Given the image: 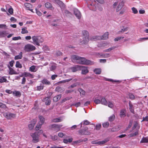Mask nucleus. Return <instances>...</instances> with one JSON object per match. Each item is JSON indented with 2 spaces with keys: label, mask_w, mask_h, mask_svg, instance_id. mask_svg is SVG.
Masks as SVG:
<instances>
[{
  "label": "nucleus",
  "mask_w": 148,
  "mask_h": 148,
  "mask_svg": "<svg viewBox=\"0 0 148 148\" xmlns=\"http://www.w3.org/2000/svg\"><path fill=\"white\" fill-rule=\"evenodd\" d=\"M73 62H76L77 63L86 65H91L93 62L90 61L86 59L84 57H82L78 56L73 55L71 57Z\"/></svg>",
  "instance_id": "f257e3e1"
},
{
  "label": "nucleus",
  "mask_w": 148,
  "mask_h": 148,
  "mask_svg": "<svg viewBox=\"0 0 148 148\" xmlns=\"http://www.w3.org/2000/svg\"><path fill=\"white\" fill-rule=\"evenodd\" d=\"M82 34L83 36V40L80 41L82 44H86L89 41V34L87 31L84 30L82 31Z\"/></svg>",
  "instance_id": "f03ea898"
},
{
  "label": "nucleus",
  "mask_w": 148,
  "mask_h": 148,
  "mask_svg": "<svg viewBox=\"0 0 148 148\" xmlns=\"http://www.w3.org/2000/svg\"><path fill=\"white\" fill-rule=\"evenodd\" d=\"M33 40L32 42L34 45L40 46V43H42L44 41L43 38L39 36H34L32 37Z\"/></svg>",
  "instance_id": "7ed1b4c3"
},
{
  "label": "nucleus",
  "mask_w": 148,
  "mask_h": 148,
  "mask_svg": "<svg viewBox=\"0 0 148 148\" xmlns=\"http://www.w3.org/2000/svg\"><path fill=\"white\" fill-rule=\"evenodd\" d=\"M109 34L108 32H105L102 36H92L90 38V40H106L108 38Z\"/></svg>",
  "instance_id": "20e7f679"
},
{
  "label": "nucleus",
  "mask_w": 148,
  "mask_h": 148,
  "mask_svg": "<svg viewBox=\"0 0 148 148\" xmlns=\"http://www.w3.org/2000/svg\"><path fill=\"white\" fill-rule=\"evenodd\" d=\"M30 135L32 138V142L34 143H36L40 141V134L36 132L34 133H31Z\"/></svg>",
  "instance_id": "39448f33"
},
{
  "label": "nucleus",
  "mask_w": 148,
  "mask_h": 148,
  "mask_svg": "<svg viewBox=\"0 0 148 148\" xmlns=\"http://www.w3.org/2000/svg\"><path fill=\"white\" fill-rule=\"evenodd\" d=\"M3 116L7 119L11 120L12 119H14L16 117V114H15L10 112H6L4 113Z\"/></svg>",
  "instance_id": "423d86ee"
},
{
  "label": "nucleus",
  "mask_w": 148,
  "mask_h": 148,
  "mask_svg": "<svg viewBox=\"0 0 148 148\" xmlns=\"http://www.w3.org/2000/svg\"><path fill=\"white\" fill-rule=\"evenodd\" d=\"M24 49L26 51L29 52L35 50L36 49V47L31 44H27L25 45Z\"/></svg>",
  "instance_id": "0eeeda50"
},
{
  "label": "nucleus",
  "mask_w": 148,
  "mask_h": 148,
  "mask_svg": "<svg viewBox=\"0 0 148 148\" xmlns=\"http://www.w3.org/2000/svg\"><path fill=\"white\" fill-rule=\"evenodd\" d=\"M79 133L82 135H88L90 134V132L88 130V128L87 127H85L83 129L80 130Z\"/></svg>",
  "instance_id": "6e6552de"
},
{
  "label": "nucleus",
  "mask_w": 148,
  "mask_h": 148,
  "mask_svg": "<svg viewBox=\"0 0 148 148\" xmlns=\"http://www.w3.org/2000/svg\"><path fill=\"white\" fill-rule=\"evenodd\" d=\"M62 125L57 124H53L51 125V129L52 130L57 132L60 130V128L62 127Z\"/></svg>",
  "instance_id": "1a4fd4ad"
},
{
  "label": "nucleus",
  "mask_w": 148,
  "mask_h": 148,
  "mask_svg": "<svg viewBox=\"0 0 148 148\" xmlns=\"http://www.w3.org/2000/svg\"><path fill=\"white\" fill-rule=\"evenodd\" d=\"M96 2L94 1L91 3H90L88 5L89 8L91 10L95 11L96 10Z\"/></svg>",
  "instance_id": "9d476101"
},
{
  "label": "nucleus",
  "mask_w": 148,
  "mask_h": 148,
  "mask_svg": "<svg viewBox=\"0 0 148 148\" xmlns=\"http://www.w3.org/2000/svg\"><path fill=\"white\" fill-rule=\"evenodd\" d=\"M124 3L123 1L119 2L116 9V12H118L121 10L124 6Z\"/></svg>",
  "instance_id": "9b49d317"
},
{
  "label": "nucleus",
  "mask_w": 148,
  "mask_h": 148,
  "mask_svg": "<svg viewBox=\"0 0 148 148\" xmlns=\"http://www.w3.org/2000/svg\"><path fill=\"white\" fill-rule=\"evenodd\" d=\"M40 66L32 65L29 68V71L33 72H36L40 67Z\"/></svg>",
  "instance_id": "f8f14e48"
},
{
  "label": "nucleus",
  "mask_w": 148,
  "mask_h": 148,
  "mask_svg": "<svg viewBox=\"0 0 148 148\" xmlns=\"http://www.w3.org/2000/svg\"><path fill=\"white\" fill-rule=\"evenodd\" d=\"M80 70H82V74L85 75L88 72L87 67L80 66Z\"/></svg>",
  "instance_id": "ddd939ff"
},
{
  "label": "nucleus",
  "mask_w": 148,
  "mask_h": 148,
  "mask_svg": "<svg viewBox=\"0 0 148 148\" xmlns=\"http://www.w3.org/2000/svg\"><path fill=\"white\" fill-rule=\"evenodd\" d=\"M74 12L77 18L78 19H80L81 18V15L79 10L77 9H74Z\"/></svg>",
  "instance_id": "4468645a"
},
{
  "label": "nucleus",
  "mask_w": 148,
  "mask_h": 148,
  "mask_svg": "<svg viewBox=\"0 0 148 148\" xmlns=\"http://www.w3.org/2000/svg\"><path fill=\"white\" fill-rule=\"evenodd\" d=\"M36 122V119H34L31 122V123L28 125V127L30 130H32Z\"/></svg>",
  "instance_id": "2eb2a0df"
},
{
  "label": "nucleus",
  "mask_w": 148,
  "mask_h": 148,
  "mask_svg": "<svg viewBox=\"0 0 148 148\" xmlns=\"http://www.w3.org/2000/svg\"><path fill=\"white\" fill-rule=\"evenodd\" d=\"M109 139H106L102 141H101L97 142H96L95 141H92V143L93 144H97L98 145L103 144L108 142L109 141Z\"/></svg>",
  "instance_id": "dca6fc26"
},
{
  "label": "nucleus",
  "mask_w": 148,
  "mask_h": 148,
  "mask_svg": "<svg viewBox=\"0 0 148 148\" xmlns=\"http://www.w3.org/2000/svg\"><path fill=\"white\" fill-rule=\"evenodd\" d=\"M80 66L76 65L71 68L72 71L73 72H75L77 71L80 70Z\"/></svg>",
  "instance_id": "f3484780"
},
{
  "label": "nucleus",
  "mask_w": 148,
  "mask_h": 148,
  "mask_svg": "<svg viewBox=\"0 0 148 148\" xmlns=\"http://www.w3.org/2000/svg\"><path fill=\"white\" fill-rule=\"evenodd\" d=\"M101 43H99L97 45L98 47L102 48H104L106 47L108 45V43L106 42H102V45H101Z\"/></svg>",
  "instance_id": "a211bd4d"
},
{
  "label": "nucleus",
  "mask_w": 148,
  "mask_h": 148,
  "mask_svg": "<svg viewBox=\"0 0 148 148\" xmlns=\"http://www.w3.org/2000/svg\"><path fill=\"white\" fill-rule=\"evenodd\" d=\"M38 118L39 119V121L38 123H39V124L42 125L45 121V118L43 116L40 115L39 116Z\"/></svg>",
  "instance_id": "6ab92c4d"
},
{
  "label": "nucleus",
  "mask_w": 148,
  "mask_h": 148,
  "mask_svg": "<svg viewBox=\"0 0 148 148\" xmlns=\"http://www.w3.org/2000/svg\"><path fill=\"white\" fill-rule=\"evenodd\" d=\"M23 75L25 77H29L31 78H33L34 77V75L29 73L25 72L23 73Z\"/></svg>",
  "instance_id": "aec40b11"
},
{
  "label": "nucleus",
  "mask_w": 148,
  "mask_h": 148,
  "mask_svg": "<svg viewBox=\"0 0 148 148\" xmlns=\"http://www.w3.org/2000/svg\"><path fill=\"white\" fill-rule=\"evenodd\" d=\"M126 111L125 109H123L121 110L120 113V116L121 118L124 117L126 116Z\"/></svg>",
  "instance_id": "412c9836"
},
{
  "label": "nucleus",
  "mask_w": 148,
  "mask_h": 148,
  "mask_svg": "<svg viewBox=\"0 0 148 148\" xmlns=\"http://www.w3.org/2000/svg\"><path fill=\"white\" fill-rule=\"evenodd\" d=\"M43 101L45 102L46 105H49L50 104L51 101L49 97H47L44 99Z\"/></svg>",
  "instance_id": "4be33fe9"
},
{
  "label": "nucleus",
  "mask_w": 148,
  "mask_h": 148,
  "mask_svg": "<svg viewBox=\"0 0 148 148\" xmlns=\"http://www.w3.org/2000/svg\"><path fill=\"white\" fill-rule=\"evenodd\" d=\"M55 1L59 5L61 9L62 8V7H64V5L63 3L59 0H55Z\"/></svg>",
  "instance_id": "5701e85b"
},
{
  "label": "nucleus",
  "mask_w": 148,
  "mask_h": 148,
  "mask_svg": "<svg viewBox=\"0 0 148 148\" xmlns=\"http://www.w3.org/2000/svg\"><path fill=\"white\" fill-rule=\"evenodd\" d=\"M101 103L104 105L107 106V101H106L105 98L103 97L101 98Z\"/></svg>",
  "instance_id": "b1692460"
},
{
  "label": "nucleus",
  "mask_w": 148,
  "mask_h": 148,
  "mask_svg": "<svg viewBox=\"0 0 148 148\" xmlns=\"http://www.w3.org/2000/svg\"><path fill=\"white\" fill-rule=\"evenodd\" d=\"M63 118L62 117H60L56 119H53L52 121L53 122H60L63 121Z\"/></svg>",
  "instance_id": "393cba45"
},
{
  "label": "nucleus",
  "mask_w": 148,
  "mask_h": 148,
  "mask_svg": "<svg viewBox=\"0 0 148 148\" xmlns=\"http://www.w3.org/2000/svg\"><path fill=\"white\" fill-rule=\"evenodd\" d=\"M22 54V52H20L18 55L15 56L14 59L15 60H17L18 59H21L23 57Z\"/></svg>",
  "instance_id": "a878e982"
},
{
  "label": "nucleus",
  "mask_w": 148,
  "mask_h": 148,
  "mask_svg": "<svg viewBox=\"0 0 148 148\" xmlns=\"http://www.w3.org/2000/svg\"><path fill=\"white\" fill-rule=\"evenodd\" d=\"M26 8L27 9L30 10V9L32 8V5L30 3H25L24 4Z\"/></svg>",
  "instance_id": "bb28decb"
},
{
  "label": "nucleus",
  "mask_w": 148,
  "mask_h": 148,
  "mask_svg": "<svg viewBox=\"0 0 148 148\" xmlns=\"http://www.w3.org/2000/svg\"><path fill=\"white\" fill-rule=\"evenodd\" d=\"M12 93L14 96L18 97H20L21 95V93L20 92L14 90L13 92Z\"/></svg>",
  "instance_id": "cd10ccee"
},
{
  "label": "nucleus",
  "mask_w": 148,
  "mask_h": 148,
  "mask_svg": "<svg viewBox=\"0 0 148 148\" xmlns=\"http://www.w3.org/2000/svg\"><path fill=\"white\" fill-rule=\"evenodd\" d=\"M10 72L9 73L10 75L18 74L17 73L14 71L12 68H9Z\"/></svg>",
  "instance_id": "c85d7f7f"
},
{
  "label": "nucleus",
  "mask_w": 148,
  "mask_h": 148,
  "mask_svg": "<svg viewBox=\"0 0 148 148\" xmlns=\"http://www.w3.org/2000/svg\"><path fill=\"white\" fill-rule=\"evenodd\" d=\"M61 97V95H58L53 98V100L54 101L57 102L60 99Z\"/></svg>",
  "instance_id": "c756f323"
},
{
  "label": "nucleus",
  "mask_w": 148,
  "mask_h": 148,
  "mask_svg": "<svg viewBox=\"0 0 148 148\" xmlns=\"http://www.w3.org/2000/svg\"><path fill=\"white\" fill-rule=\"evenodd\" d=\"M45 6L47 8L52 9V8H53V7L51 4L49 2H47L45 3Z\"/></svg>",
  "instance_id": "7c9ffc66"
},
{
  "label": "nucleus",
  "mask_w": 148,
  "mask_h": 148,
  "mask_svg": "<svg viewBox=\"0 0 148 148\" xmlns=\"http://www.w3.org/2000/svg\"><path fill=\"white\" fill-rule=\"evenodd\" d=\"M129 109L130 111L133 113H134V108L133 106V105L130 102L129 103Z\"/></svg>",
  "instance_id": "2f4dec72"
},
{
  "label": "nucleus",
  "mask_w": 148,
  "mask_h": 148,
  "mask_svg": "<svg viewBox=\"0 0 148 148\" xmlns=\"http://www.w3.org/2000/svg\"><path fill=\"white\" fill-rule=\"evenodd\" d=\"M140 143H148V137H143L140 141Z\"/></svg>",
  "instance_id": "473e14b6"
},
{
  "label": "nucleus",
  "mask_w": 148,
  "mask_h": 148,
  "mask_svg": "<svg viewBox=\"0 0 148 148\" xmlns=\"http://www.w3.org/2000/svg\"><path fill=\"white\" fill-rule=\"evenodd\" d=\"M94 72L96 74H99L101 73V69L99 68L95 69L94 70Z\"/></svg>",
  "instance_id": "72a5a7b5"
},
{
  "label": "nucleus",
  "mask_w": 148,
  "mask_h": 148,
  "mask_svg": "<svg viewBox=\"0 0 148 148\" xmlns=\"http://www.w3.org/2000/svg\"><path fill=\"white\" fill-rule=\"evenodd\" d=\"M72 138H70L68 139H64L63 140V142L65 143H71L73 140Z\"/></svg>",
  "instance_id": "f704fd0d"
},
{
  "label": "nucleus",
  "mask_w": 148,
  "mask_h": 148,
  "mask_svg": "<svg viewBox=\"0 0 148 148\" xmlns=\"http://www.w3.org/2000/svg\"><path fill=\"white\" fill-rule=\"evenodd\" d=\"M42 84H45L46 85H49L50 82L47 79H44L42 81Z\"/></svg>",
  "instance_id": "c9c22d12"
},
{
  "label": "nucleus",
  "mask_w": 148,
  "mask_h": 148,
  "mask_svg": "<svg viewBox=\"0 0 148 148\" xmlns=\"http://www.w3.org/2000/svg\"><path fill=\"white\" fill-rule=\"evenodd\" d=\"M7 80V79L5 77H0V83H2L6 82Z\"/></svg>",
  "instance_id": "e433bc0d"
},
{
  "label": "nucleus",
  "mask_w": 148,
  "mask_h": 148,
  "mask_svg": "<svg viewBox=\"0 0 148 148\" xmlns=\"http://www.w3.org/2000/svg\"><path fill=\"white\" fill-rule=\"evenodd\" d=\"M6 35L7 33L5 31H0V37H4Z\"/></svg>",
  "instance_id": "4c0bfd02"
},
{
  "label": "nucleus",
  "mask_w": 148,
  "mask_h": 148,
  "mask_svg": "<svg viewBox=\"0 0 148 148\" xmlns=\"http://www.w3.org/2000/svg\"><path fill=\"white\" fill-rule=\"evenodd\" d=\"M26 29L27 27H26L22 28L21 32V33L23 34L28 33V31L26 30Z\"/></svg>",
  "instance_id": "58836bf2"
},
{
  "label": "nucleus",
  "mask_w": 148,
  "mask_h": 148,
  "mask_svg": "<svg viewBox=\"0 0 148 148\" xmlns=\"http://www.w3.org/2000/svg\"><path fill=\"white\" fill-rule=\"evenodd\" d=\"M108 106L111 108H112L114 107V104L112 102L110 101H108L107 102V105Z\"/></svg>",
  "instance_id": "ea45409f"
},
{
  "label": "nucleus",
  "mask_w": 148,
  "mask_h": 148,
  "mask_svg": "<svg viewBox=\"0 0 148 148\" xmlns=\"http://www.w3.org/2000/svg\"><path fill=\"white\" fill-rule=\"evenodd\" d=\"M116 48V47L113 46V47H111L108 48V49L105 50H104V51L106 52H110V51L114 50Z\"/></svg>",
  "instance_id": "a19ab883"
},
{
  "label": "nucleus",
  "mask_w": 148,
  "mask_h": 148,
  "mask_svg": "<svg viewBox=\"0 0 148 148\" xmlns=\"http://www.w3.org/2000/svg\"><path fill=\"white\" fill-rule=\"evenodd\" d=\"M72 78H70L68 79H65L63 80L62 81H60L59 83H65L66 82H68L70 81L71 80H72Z\"/></svg>",
  "instance_id": "79ce46f5"
},
{
  "label": "nucleus",
  "mask_w": 148,
  "mask_h": 148,
  "mask_svg": "<svg viewBox=\"0 0 148 148\" xmlns=\"http://www.w3.org/2000/svg\"><path fill=\"white\" fill-rule=\"evenodd\" d=\"M119 130V128L118 126H116L112 128V129L111 131L112 132H116L117 131Z\"/></svg>",
  "instance_id": "37998d69"
},
{
  "label": "nucleus",
  "mask_w": 148,
  "mask_h": 148,
  "mask_svg": "<svg viewBox=\"0 0 148 148\" xmlns=\"http://www.w3.org/2000/svg\"><path fill=\"white\" fill-rule=\"evenodd\" d=\"M42 125L41 124H39V123L36 126V127L35 128V130L36 131H38L39 129H40Z\"/></svg>",
  "instance_id": "c03bdc74"
},
{
  "label": "nucleus",
  "mask_w": 148,
  "mask_h": 148,
  "mask_svg": "<svg viewBox=\"0 0 148 148\" xmlns=\"http://www.w3.org/2000/svg\"><path fill=\"white\" fill-rule=\"evenodd\" d=\"M56 68V66L55 64H52L50 68V69L51 71L55 70Z\"/></svg>",
  "instance_id": "a18cd8bd"
},
{
  "label": "nucleus",
  "mask_w": 148,
  "mask_h": 148,
  "mask_svg": "<svg viewBox=\"0 0 148 148\" xmlns=\"http://www.w3.org/2000/svg\"><path fill=\"white\" fill-rule=\"evenodd\" d=\"M132 12L134 14H136L138 12V11L135 8L133 7L131 8Z\"/></svg>",
  "instance_id": "49530a36"
},
{
  "label": "nucleus",
  "mask_w": 148,
  "mask_h": 148,
  "mask_svg": "<svg viewBox=\"0 0 148 148\" xmlns=\"http://www.w3.org/2000/svg\"><path fill=\"white\" fill-rule=\"evenodd\" d=\"M55 90L56 91L60 92H61L63 91V90L62 88L59 87H57Z\"/></svg>",
  "instance_id": "de8ad7c7"
},
{
  "label": "nucleus",
  "mask_w": 148,
  "mask_h": 148,
  "mask_svg": "<svg viewBox=\"0 0 148 148\" xmlns=\"http://www.w3.org/2000/svg\"><path fill=\"white\" fill-rule=\"evenodd\" d=\"M43 87L44 86L42 84H41L40 86H37V89L38 90H40L43 89Z\"/></svg>",
  "instance_id": "09e8293b"
},
{
  "label": "nucleus",
  "mask_w": 148,
  "mask_h": 148,
  "mask_svg": "<svg viewBox=\"0 0 148 148\" xmlns=\"http://www.w3.org/2000/svg\"><path fill=\"white\" fill-rule=\"evenodd\" d=\"M78 90L79 91L80 94H82L83 95H85V91L82 88H79L78 89Z\"/></svg>",
  "instance_id": "8fccbe9b"
},
{
  "label": "nucleus",
  "mask_w": 148,
  "mask_h": 148,
  "mask_svg": "<svg viewBox=\"0 0 148 148\" xmlns=\"http://www.w3.org/2000/svg\"><path fill=\"white\" fill-rule=\"evenodd\" d=\"M16 67L21 68L22 67V65L18 61H17L16 62Z\"/></svg>",
  "instance_id": "3c124183"
},
{
  "label": "nucleus",
  "mask_w": 148,
  "mask_h": 148,
  "mask_svg": "<svg viewBox=\"0 0 148 148\" xmlns=\"http://www.w3.org/2000/svg\"><path fill=\"white\" fill-rule=\"evenodd\" d=\"M105 79L106 81H110V82H120V81L119 80H113L112 79H107L105 78Z\"/></svg>",
  "instance_id": "603ef678"
},
{
  "label": "nucleus",
  "mask_w": 148,
  "mask_h": 148,
  "mask_svg": "<svg viewBox=\"0 0 148 148\" xmlns=\"http://www.w3.org/2000/svg\"><path fill=\"white\" fill-rule=\"evenodd\" d=\"M105 79L106 81H110V82H120V81L119 80H113L112 79H107L105 78Z\"/></svg>",
  "instance_id": "864d4df0"
},
{
  "label": "nucleus",
  "mask_w": 148,
  "mask_h": 148,
  "mask_svg": "<svg viewBox=\"0 0 148 148\" xmlns=\"http://www.w3.org/2000/svg\"><path fill=\"white\" fill-rule=\"evenodd\" d=\"M115 116L114 114H112L110 116L109 118V120L110 121H112L114 120L115 119Z\"/></svg>",
  "instance_id": "5fc2aeb1"
},
{
  "label": "nucleus",
  "mask_w": 148,
  "mask_h": 148,
  "mask_svg": "<svg viewBox=\"0 0 148 148\" xmlns=\"http://www.w3.org/2000/svg\"><path fill=\"white\" fill-rule=\"evenodd\" d=\"M72 98L71 97H67L63 99L62 100V102H64L66 101L69 100Z\"/></svg>",
  "instance_id": "6e6d98bb"
},
{
  "label": "nucleus",
  "mask_w": 148,
  "mask_h": 148,
  "mask_svg": "<svg viewBox=\"0 0 148 148\" xmlns=\"http://www.w3.org/2000/svg\"><path fill=\"white\" fill-rule=\"evenodd\" d=\"M129 97L130 99L132 100H134L135 99V96L132 93L129 94Z\"/></svg>",
  "instance_id": "4d7b16f0"
},
{
  "label": "nucleus",
  "mask_w": 148,
  "mask_h": 148,
  "mask_svg": "<svg viewBox=\"0 0 148 148\" xmlns=\"http://www.w3.org/2000/svg\"><path fill=\"white\" fill-rule=\"evenodd\" d=\"M102 125L103 127L106 128L109 126V123L108 122H106L103 123Z\"/></svg>",
  "instance_id": "13d9d810"
},
{
  "label": "nucleus",
  "mask_w": 148,
  "mask_h": 148,
  "mask_svg": "<svg viewBox=\"0 0 148 148\" xmlns=\"http://www.w3.org/2000/svg\"><path fill=\"white\" fill-rule=\"evenodd\" d=\"M81 104L80 102H78L76 103H74L72 104V106H75L76 107H77L80 106Z\"/></svg>",
  "instance_id": "bf43d9fd"
},
{
  "label": "nucleus",
  "mask_w": 148,
  "mask_h": 148,
  "mask_svg": "<svg viewBox=\"0 0 148 148\" xmlns=\"http://www.w3.org/2000/svg\"><path fill=\"white\" fill-rule=\"evenodd\" d=\"M148 40V37L147 38H139L138 40V41H140V42H143L145 40Z\"/></svg>",
  "instance_id": "052dcab7"
},
{
  "label": "nucleus",
  "mask_w": 148,
  "mask_h": 148,
  "mask_svg": "<svg viewBox=\"0 0 148 148\" xmlns=\"http://www.w3.org/2000/svg\"><path fill=\"white\" fill-rule=\"evenodd\" d=\"M118 2H116L114 3L112 5V7L113 8L115 9L116 8V7L118 4Z\"/></svg>",
  "instance_id": "680f3d73"
},
{
  "label": "nucleus",
  "mask_w": 148,
  "mask_h": 148,
  "mask_svg": "<svg viewBox=\"0 0 148 148\" xmlns=\"http://www.w3.org/2000/svg\"><path fill=\"white\" fill-rule=\"evenodd\" d=\"M94 102L97 104H98L101 103V100L98 99H95L94 100Z\"/></svg>",
  "instance_id": "e2e57ef3"
},
{
  "label": "nucleus",
  "mask_w": 148,
  "mask_h": 148,
  "mask_svg": "<svg viewBox=\"0 0 148 148\" xmlns=\"http://www.w3.org/2000/svg\"><path fill=\"white\" fill-rule=\"evenodd\" d=\"M21 38L20 36H17V37H13L12 38V40H20Z\"/></svg>",
  "instance_id": "0e129e2a"
},
{
  "label": "nucleus",
  "mask_w": 148,
  "mask_h": 148,
  "mask_svg": "<svg viewBox=\"0 0 148 148\" xmlns=\"http://www.w3.org/2000/svg\"><path fill=\"white\" fill-rule=\"evenodd\" d=\"M128 29V27H126L125 28H123V29H122L121 31H120L119 32V33H120V32H124L125 31H127Z\"/></svg>",
  "instance_id": "69168bd1"
},
{
  "label": "nucleus",
  "mask_w": 148,
  "mask_h": 148,
  "mask_svg": "<svg viewBox=\"0 0 148 148\" xmlns=\"http://www.w3.org/2000/svg\"><path fill=\"white\" fill-rule=\"evenodd\" d=\"M0 108H6V106L5 104L0 102Z\"/></svg>",
  "instance_id": "338daca9"
},
{
  "label": "nucleus",
  "mask_w": 148,
  "mask_h": 148,
  "mask_svg": "<svg viewBox=\"0 0 148 148\" xmlns=\"http://www.w3.org/2000/svg\"><path fill=\"white\" fill-rule=\"evenodd\" d=\"M8 12L11 14H12L13 13V9L12 8H10L8 10Z\"/></svg>",
  "instance_id": "774afa93"
}]
</instances>
